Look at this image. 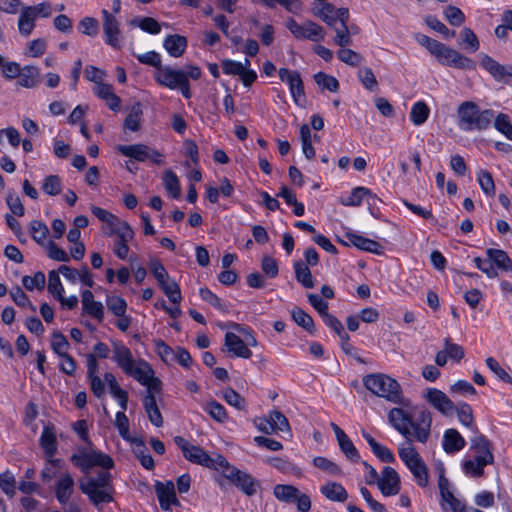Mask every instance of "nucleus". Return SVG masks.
Here are the masks:
<instances>
[{
	"label": "nucleus",
	"instance_id": "obj_1",
	"mask_svg": "<svg viewBox=\"0 0 512 512\" xmlns=\"http://www.w3.org/2000/svg\"><path fill=\"white\" fill-rule=\"evenodd\" d=\"M389 423L398 431L405 439L406 443L402 444L398 449L400 459L408 467L412 463L421 458L413 441L426 443L430 437L432 416L428 410H421L416 417L402 408L394 407L388 413Z\"/></svg>",
	"mask_w": 512,
	"mask_h": 512
},
{
	"label": "nucleus",
	"instance_id": "obj_2",
	"mask_svg": "<svg viewBox=\"0 0 512 512\" xmlns=\"http://www.w3.org/2000/svg\"><path fill=\"white\" fill-rule=\"evenodd\" d=\"M494 114L492 109L481 110L475 102L465 101L457 109L458 127L463 131L486 130Z\"/></svg>",
	"mask_w": 512,
	"mask_h": 512
},
{
	"label": "nucleus",
	"instance_id": "obj_3",
	"mask_svg": "<svg viewBox=\"0 0 512 512\" xmlns=\"http://www.w3.org/2000/svg\"><path fill=\"white\" fill-rule=\"evenodd\" d=\"M363 385L371 393L398 405H406L400 384L393 378L377 373L363 377Z\"/></svg>",
	"mask_w": 512,
	"mask_h": 512
},
{
	"label": "nucleus",
	"instance_id": "obj_4",
	"mask_svg": "<svg viewBox=\"0 0 512 512\" xmlns=\"http://www.w3.org/2000/svg\"><path fill=\"white\" fill-rule=\"evenodd\" d=\"M70 461L84 474H89L93 467H101L106 470L114 467V461L108 454L94 449L88 451L85 447H79L77 453L70 456Z\"/></svg>",
	"mask_w": 512,
	"mask_h": 512
},
{
	"label": "nucleus",
	"instance_id": "obj_5",
	"mask_svg": "<svg viewBox=\"0 0 512 512\" xmlns=\"http://www.w3.org/2000/svg\"><path fill=\"white\" fill-rule=\"evenodd\" d=\"M219 466V471L222 476L229 480L246 496L251 497L256 494L257 489L260 487V483L251 474L239 470L235 466L231 465L226 458H220Z\"/></svg>",
	"mask_w": 512,
	"mask_h": 512
},
{
	"label": "nucleus",
	"instance_id": "obj_6",
	"mask_svg": "<svg viewBox=\"0 0 512 512\" xmlns=\"http://www.w3.org/2000/svg\"><path fill=\"white\" fill-rule=\"evenodd\" d=\"M173 440L181 450L186 460L190 461L191 463L219 471V460L220 458H225L224 456L218 454L215 458H213L208 455L203 448L191 444L182 436H175Z\"/></svg>",
	"mask_w": 512,
	"mask_h": 512
},
{
	"label": "nucleus",
	"instance_id": "obj_7",
	"mask_svg": "<svg viewBox=\"0 0 512 512\" xmlns=\"http://www.w3.org/2000/svg\"><path fill=\"white\" fill-rule=\"evenodd\" d=\"M430 54L433 55L436 60L444 66L462 70L476 69V63L474 60L441 42L437 43Z\"/></svg>",
	"mask_w": 512,
	"mask_h": 512
},
{
	"label": "nucleus",
	"instance_id": "obj_8",
	"mask_svg": "<svg viewBox=\"0 0 512 512\" xmlns=\"http://www.w3.org/2000/svg\"><path fill=\"white\" fill-rule=\"evenodd\" d=\"M285 26L296 39H308L318 42L323 40L325 36L323 27L313 21H306L303 25H300L295 19L289 18Z\"/></svg>",
	"mask_w": 512,
	"mask_h": 512
},
{
	"label": "nucleus",
	"instance_id": "obj_9",
	"mask_svg": "<svg viewBox=\"0 0 512 512\" xmlns=\"http://www.w3.org/2000/svg\"><path fill=\"white\" fill-rule=\"evenodd\" d=\"M278 74L280 80L288 84L294 102L301 105V101H305V92L300 73L296 70L280 68Z\"/></svg>",
	"mask_w": 512,
	"mask_h": 512
},
{
	"label": "nucleus",
	"instance_id": "obj_10",
	"mask_svg": "<svg viewBox=\"0 0 512 512\" xmlns=\"http://www.w3.org/2000/svg\"><path fill=\"white\" fill-rule=\"evenodd\" d=\"M104 41L114 49H120V22L108 10H102Z\"/></svg>",
	"mask_w": 512,
	"mask_h": 512
},
{
	"label": "nucleus",
	"instance_id": "obj_11",
	"mask_svg": "<svg viewBox=\"0 0 512 512\" xmlns=\"http://www.w3.org/2000/svg\"><path fill=\"white\" fill-rule=\"evenodd\" d=\"M424 397L429 404L444 416H450L454 413L455 404L443 391L437 388H428Z\"/></svg>",
	"mask_w": 512,
	"mask_h": 512
},
{
	"label": "nucleus",
	"instance_id": "obj_12",
	"mask_svg": "<svg viewBox=\"0 0 512 512\" xmlns=\"http://www.w3.org/2000/svg\"><path fill=\"white\" fill-rule=\"evenodd\" d=\"M375 484L386 497L397 495L400 491V477L397 471L390 466L383 468L382 477H379Z\"/></svg>",
	"mask_w": 512,
	"mask_h": 512
},
{
	"label": "nucleus",
	"instance_id": "obj_13",
	"mask_svg": "<svg viewBox=\"0 0 512 512\" xmlns=\"http://www.w3.org/2000/svg\"><path fill=\"white\" fill-rule=\"evenodd\" d=\"M185 71L181 69H173L170 66H162L159 71L154 74L155 81L171 90H176L179 83L186 78Z\"/></svg>",
	"mask_w": 512,
	"mask_h": 512
},
{
	"label": "nucleus",
	"instance_id": "obj_14",
	"mask_svg": "<svg viewBox=\"0 0 512 512\" xmlns=\"http://www.w3.org/2000/svg\"><path fill=\"white\" fill-rule=\"evenodd\" d=\"M75 481L69 472L61 473L54 484V494L61 505H67L74 492Z\"/></svg>",
	"mask_w": 512,
	"mask_h": 512
},
{
	"label": "nucleus",
	"instance_id": "obj_15",
	"mask_svg": "<svg viewBox=\"0 0 512 512\" xmlns=\"http://www.w3.org/2000/svg\"><path fill=\"white\" fill-rule=\"evenodd\" d=\"M155 492L159 500L160 507L164 511L170 510L172 505H180L176 496L175 485L172 481H166V483L157 481L155 484Z\"/></svg>",
	"mask_w": 512,
	"mask_h": 512
},
{
	"label": "nucleus",
	"instance_id": "obj_16",
	"mask_svg": "<svg viewBox=\"0 0 512 512\" xmlns=\"http://www.w3.org/2000/svg\"><path fill=\"white\" fill-rule=\"evenodd\" d=\"M224 346L233 357L249 359L252 356V351L244 343V340L233 332L225 334Z\"/></svg>",
	"mask_w": 512,
	"mask_h": 512
},
{
	"label": "nucleus",
	"instance_id": "obj_17",
	"mask_svg": "<svg viewBox=\"0 0 512 512\" xmlns=\"http://www.w3.org/2000/svg\"><path fill=\"white\" fill-rule=\"evenodd\" d=\"M79 488L83 494L88 496L90 502L95 506H99L102 503H110L114 499L113 498L114 488H110V489L105 488V487L91 488L88 485H81V484H79Z\"/></svg>",
	"mask_w": 512,
	"mask_h": 512
},
{
	"label": "nucleus",
	"instance_id": "obj_18",
	"mask_svg": "<svg viewBox=\"0 0 512 512\" xmlns=\"http://www.w3.org/2000/svg\"><path fill=\"white\" fill-rule=\"evenodd\" d=\"M465 445V439L456 429L450 428L444 432L442 446L447 454H455L462 450Z\"/></svg>",
	"mask_w": 512,
	"mask_h": 512
},
{
	"label": "nucleus",
	"instance_id": "obj_19",
	"mask_svg": "<svg viewBox=\"0 0 512 512\" xmlns=\"http://www.w3.org/2000/svg\"><path fill=\"white\" fill-rule=\"evenodd\" d=\"M347 238L353 246L357 247L360 250L370 252L376 255H382L384 253L383 246L375 240L366 238L355 233H347Z\"/></svg>",
	"mask_w": 512,
	"mask_h": 512
},
{
	"label": "nucleus",
	"instance_id": "obj_20",
	"mask_svg": "<svg viewBox=\"0 0 512 512\" xmlns=\"http://www.w3.org/2000/svg\"><path fill=\"white\" fill-rule=\"evenodd\" d=\"M471 449L477 452L476 458H485L486 461L494 463L493 445L483 434H477L471 439Z\"/></svg>",
	"mask_w": 512,
	"mask_h": 512
},
{
	"label": "nucleus",
	"instance_id": "obj_21",
	"mask_svg": "<svg viewBox=\"0 0 512 512\" xmlns=\"http://www.w3.org/2000/svg\"><path fill=\"white\" fill-rule=\"evenodd\" d=\"M486 256L492 263L501 271L512 272V259L509 257L506 251L495 248H488L486 250Z\"/></svg>",
	"mask_w": 512,
	"mask_h": 512
},
{
	"label": "nucleus",
	"instance_id": "obj_22",
	"mask_svg": "<svg viewBox=\"0 0 512 512\" xmlns=\"http://www.w3.org/2000/svg\"><path fill=\"white\" fill-rule=\"evenodd\" d=\"M187 39L184 36L173 34L168 35L164 41L163 46L170 56L178 58L183 55L187 48Z\"/></svg>",
	"mask_w": 512,
	"mask_h": 512
},
{
	"label": "nucleus",
	"instance_id": "obj_23",
	"mask_svg": "<svg viewBox=\"0 0 512 512\" xmlns=\"http://www.w3.org/2000/svg\"><path fill=\"white\" fill-rule=\"evenodd\" d=\"M320 492L330 501L345 502L348 499V493L344 486L337 482H327L321 486Z\"/></svg>",
	"mask_w": 512,
	"mask_h": 512
},
{
	"label": "nucleus",
	"instance_id": "obj_24",
	"mask_svg": "<svg viewBox=\"0 0 512 512\" xmlns=\"http://www.w3.org/2000/svg\"><path fill=\"white\" fill-rule=\"evenodd\" d=\"M117 150L122 155L132 158L138 162H145L148 160V145L145 144L118 145Z\"/></svg>",
	"mask_w": 512,
	"mask_h": 512
},
{
	"label": "nucleus",
	"instance_id": "obj_25",
	"mask_svg": "<svg viewBox=\"0 0 512 512\" xmlns=\"http://www.w3.org/2000/svg\"><path fill=\"white\" fill-rule=\"evenodd\" d=\"M143 406L147 413L149 421L156 427L163 425V418L157 406L155 395H145L143 398Z\"/></svg>",
	"mask_w": 512,
	"mask_h": 512
},
{
	"label": "nucleus",
	"instance_id": "obj_26",
	"mask_svg": "<svg viewBox=\"0 0 512 512\" xmlns=\"http://www.w3.org/2000/svg\"><path fill=\"white\" fill-rule=\"evenodd\" d=\"M113 360L124 372H129L128 369L134 364L130 349L123 344L114 345Z\"/></svg>",
	"mask_w": 512,
	"mask_h": 512
},
{
	"label": "nucleus",
	"instance_id": "obj_27",
	"mask_svg": "<svg viewBox=\"0 0 512 512\" xmlns=\"http://www.w3.org/2000/svg\"><path fill=\"white\" fill-rule=\"evenodd\" d=\"M128 370L129 372L125 373L129 376H132L142 385L148 384V379L151 378L152 375H154V371L152 370L150 365L144 360H140L138 366H135L133 364Z\"/></svg>",
	"mask_w": 512,
	"mask_h": 512
},
{
	"label": "nucleus",
	"instance_id": "obj_28",
	"mask_svg": "<svg viewBox=\"0 0 512 512\" xmlns=\"http://www.w3.org/2000/svg\"><path fill=\"white\" fill-rule=\"evenodd\" d=\"M299 489L293 485L277 484L273 488L275 498L284 503H294L299 494Z\"/></svg>",
	"mask_w": 512,
	"mask_h": 512
},
{
	"label": "nucleus",
	"instance_id": "obj_29",
	"mask_svg": "<svg viewBox=\"0 0 512 512\" xmlns=\"http://www.w3.org/2000/svg\"><path fill=\"white\" fill-rule=\"evenodd\" d=\"M293 266L296 280L305 288H313L315 283L312 273L307 264H305L301 260H298L294 262Z\"/></svg>",
	"mask_w": 512,
	"mask_h": 512
},
{
	"label": "nucleus",
	"instance_id": "obj_30",
	"mask_svg": "<svg viewBox=\"0 0 512 512\" xmlns=\"http://www.w3.org/2000/svg\"><path fill=\"white\" fill-rule=\"evenodd\" d=\"M492 464L485 460V458H474L465 460L462 464L463 471L466 475L474 478H479L484 475V467Z\"/></svg>",
	"mask_w": 512,
	"mask_h": 512
},
{
	"label": "nucleus",
	"instance_id": "obj_31",
	"mask_svg": "<svg viewBox=\"0 0 512 512\" xmlns=\"http://www.w3.org/2000/svg\"><path fill=\"white\" fill-rule=\"evenodd\" d=\"M35 20L36 17L33 10H30V7L28 6L23 7L18 19V28L20 34L24 36L30 35L35 27Z\"/></svg>",
	"mask_w": 512,
	"mask_h": 512
},
{
	"label": "nucleus",
	"instance_id": "obj_32",
	"mask_svg": "<svg viewBox=\"0 0 512 512\" xmlns=\"http://www.w3.org/2000/svg\"><path fill=\"white\" fill-rule=\"evenodd\" d=\"M39 74L40 71L37 67L31 65L24 66L21 68L20 75H18L19 80L17 84L25 88H33L37 85Z\"/></svg>",
	"mask_w": 512,
	"mask_h": 512
},
{
	"label": "nucleus",
	"instance_id": "obj_33",
	"mask_svg": "<svg viewBox=\"0 0 512 512\" xmlns=\"http://www.w3.org/2000/svg\"><path fill=\"white\" fill-rule=\"evenodd\" d=\"M293 321L310 334L315 333V324L313 318L307 314L302 308L295 307L291 311Z\"/></svg>",
	"mask_w": 512,
	"mask_h": 512
},
{
	"label": "nucleus",
	"instance_id": "obj_34",
	"mask_svg": "<svg viewBox=\"0 0 512 512\" xmlns=\"http://www.w3.org/2000/svg\"><path fill=\"white\" fill-rule=\"evenodd\" d=\"M40 445L48 457H53L56 454L57 440L51 428L44 427L40 437Z\"/></svg>",
	"mask_w": 512,
	"mask_h": 512
},
{
	"label": "nucleus",
	"instance_id": "obj_35",
	"mask_svg": "<svg viewBox=\"0 0 512 512\" xmlns=\"http://www.w3.org/2000/svg\"><path fill=\"white\" fill-rule=\"evenodd\" d=\"M407 468L413 474L416 483L420 487H426L428 485V467L422 458L415 461Z\"/></svg>",
	"mask_w": 512,
	"mask_h": 512
},
{
	"label": "nucleus",
	"instance_id": "obj_36",
	"mask_svg": "<svg viewBox=\"0 0 512 512\" xmlns=\"http://www.w3.org/2000/svg\"><path fill=\"white\" fill-rule=\"evenodd\" d=\"M430 114V109L424 101H418L413 104L410 111V120L416 126L424 124Z\"/></svg>",
	"mask_w": 512,
	"mask_h": 512
},
{
	"label": "nucleus",
	"instance_id": "obj_37",
	"mask_svg": "<svg viewBox=\"0 0 512 512\" xmlns=\"http://www.w3.org/2000/svg\"><path fill=\"white\" fill-rule=\"evenodd\" d=\"M79 484L81 485H88L91 488H99V487H105V488H113L112 485V475L108 471H99L97 473V477L95 478H87L86 480L81 479L79 481Z\"/></svg>",
	"mask_w": 512,
	"mask_h": 512
},
{
	"label": "nucleus",
	"instance_id": "obj_38",
	"mask_svg": "<svg viewBox=\"0 0 512 512\" xmlns=\"http://www.w3.org/2000/svg\"><path fill=\"white\" fill-rule=\"evenodd\" d=\"M158 285L171 303L180 304L182 300L181 290L179 285L174 280H171L170 278L165 279L163 280V284Z\"/></svg>",
	"mask_w": 512,
	"mask_h": 512
},
{
	"label": "nucleus",
	"instance_id": "obj_39",
	"mask_svg": "<svg viewBox=\"0 0 512 512\" xmlns=\"http://www.w3.org/2000/svg\"><path fill=\"white\" fill-rule=\"evenodd\" d=\"M142 108L140 103H136L132 106L129 114L124 120V129L136 132L140 129V120L142 116Z\"/></svg>",
	"mask_w": 512,
	"mask_h": 512
},
{
	"label": "nucleus",
	"instance_id": "obj_40",
	"mask_svg": "<svg viewBox=\"0 0 512 512\" xmlns=\"http://www.w3.org/2000/svg\"><path fill=\"white\" fill-rule=\"evenodd\" d=\"M339 448L341 452L346 456L348 460L351 462L357 463L360 461V454L351 439L347 436H343L339 440H337Z\"/></svg>",
	"mask_w": 512,
	"mask_h": 512
},
{
	"label": "nucleus",
	"instance_id": "obj_41",
	"mask_svg": "<svg viewBox=\"0 0 512 512\" xmlns=\"http://www.w3.org/2000/svg\"><path fill=\"white\" fill-rule=\"evenodd\" d=\"M29 232L36 243L43 245L49 234V229L44 222L40 220H33L30 222Z\"/></svg>",
	"mask_w": 512,
	"mask_h": 512
},
{
	"label": "nucleus",
	"instance_id": "obj_42",
	"mask_svg": "<svg viewBox=\"0 0 512 512\" xmlns=\"http://www.w3.org/2000/svg\"><path fill=\"white\" fill-rule=\"evenodd\" d=\"M481 66L488 71L495 79H501L506 75V69L489 55H484Z\"/></svg>",
	"mask_w": 512,
	"mask_h": 512
},
{
	"label": "nucleus",
	"instance_id": "obj_43",
	"mask_svg": "<svg viewBox=\"0 0 512 512\" xmlns=\"http://www.w3.org/2000/svg\"><path fill=\"white\" fill-rule=\"evenodd\" d=\"M313 465L316 468H318L332 476H341L343 474V471L340 468V466L338 464H336L335 462L329 460L326 457H322V456L315 457L313 459Z\"/></svg>",
	"mask_w": 512,
	"mask_h": 512
},
{
	"label": "nucleus",
	"instance_id": "obj_44",
	"mask_svg": "<svg viewBox=\"0 0 512 512\" xmlns=\"http://www.w3.org/2000/svg\"><path fill=\"white\" fill-rule=\"evenodd\" d=\"M165 189L172 198L178 199L181 194L180 183L177 175L172 170H167L163 177Z\"/></svg>",
	"mask_w": 512,
	"mask_h": 512
},
{
	"label": "nucleus",
	"instance_id": "obj_45",
	"mask_svg": "<svg viewBox=\"0 0 512 512\" xmlns=\"http://www.w3.org/2000/svg\"><path fill=\"white\" fill-rule=\"evenodd\" d=\"M199 294L203 301L209 303L215 309H217L223 313H227L229 311L228 306L210 289H208L206 287L200 288Z\"/></svg>",
	"mask_w": 512,
	"mask_h": 512
},
{
	"label": "nucleus",
	"instance_id": "obj_46",
	"mask_svg": "<svg viewBox=\"0 0 512 512\" xmlns=\"http://www.w3.org/2000/svg\"><path fill=\"white\" fill-rule=\"evenodd\" d=\"M365 194H369V188L358 186L352 189L350 195L341 200L342 205L357 207L365 200Z\"/></svg>",
	"mask_w": 512,
	"mask_h": 512
},
{
	"label": "nucleus",
	"instance_id": "obj_47",
	"mask_svg": "<svg viewBox=\"0 0 512 512\" xmlns=\"http://www.w3.org/2000/svg\"><path fill=\"white\" fill-rule=\"evenodd\" d=\"M204 411L207 412L211 418L223 423L228 419L226 409L219 402L212 400L206 403Z\"/></svg>",
	"mask_w": 512,
	"mask_h": 512
},
{
	"label": "nucleus",
	"instance_id": "obj_48",
	"mask_svg": "<svg viewBox=\"0 0 512 512\" xmlns=\"http://www.w3.org/2000/svg\"><path fill=\"white\" fill-rule=\"evenodd\" d=\"M0 489L9 497L12 498L16 494V479L10 470L0 474Z\"/></svg>",
	"mask_w": 512,
	"mask_h": 512
},
{
	"label": "nucleus",
	"instance_id": "obj_49",
	"mask_svg": "<svg viewBox=\"0 0 512 512\" xmlns=\"http://www.w3.org/2000/svg\"><path fill=\"white\" fill-rule=\"evenodd\" d=\"M477 180L482 191L489 197L495 195V184L491 173L487 170L481 169L477 173Z\"/></svg>",
	"mask_w": 512,
	"mask_h": 512
},
{
	"label": "nucleus",
	"instance_id": "obj_50",
	"mask_svg": "<svg viewBox=\"0 0 512 512\" xmlns=\"http://www.w3.org/2000/svg\"><path fill=\"white\" fill-rule=\"evenodd\" d=\"M269 420L271 421L272 432L277 433L281 432H289L290 425L286 416L280 411L274 410L270 413Z\"/></svg>",
	"mask_w": 512,
	"mask_h": 512
},
{
	"label": "nucleus",
	"instance_id": "obj_51",
	"mask_svg": "<svg viewBox=\"0 0 512 512\" xmlns=\"http://www.w3.org/2000/svg\"><path fill=\"white\" fill-rule=\"evenodd\" d=\"M314 80L321 89H327L330 92H337L339 89L338 80L324 72L316 73L314 75Z\"/></svg>",
	"mask_w": 512,
	"mask_h": 512
},
{
	"label": "nucleus",
	"instance_id": "obj_52",
	"mask_svg": "<svg viewBox=\"0 0 512 512\" xmlns=\"http://www.w3.org/2000/svg\"><path fill=\"white\" fill-rule=\"evenodd\" d=\"M494 127L497 131L503 134L508 140L512 141V123L507 114L500 113L494 116Z\"/></svg>",
	"mask_w": 512,
	"mask_h": 512
},
{
	"label": "nucleus",
	"instance_id": "obj_53",
	"mask_svg": "<svg viewBox=\"0 0 512 512\" xmlns=\"http://www.w3.org/2000/svg\"><path fill=\"white\" fill-rule=\"evenodd\" d=\"M461 42L460 45L465 44V49L470 52H476L479 49L480 43L477 35L472 29L465 27L460 33Z\"/></svg>",
	"mask_w": 512,
	"mask_h": 512
},
{
	"label": "nucleus",
	"instance_id": "obj_54",
	"mask_svg": "<svg viewBox=\"0 0 512 512\" xmlns=\"http://www.w3.org/2000/svg\"><path fill=\"white\" fill-rule=\"evenodd\" d=\"M454 412L457 413L458 419L463 425L467 427H472L474 422V416L473 410L468 403H458V405H455Z\"/></svg>",
	"mask_w": 512,
	"mask_h": 512
},
{
	"label": "nucleus",
	"instance_id": "obj_55",
	"mask_svg": "<svg viewBox=\"0 0 512 512\" xmlns=\"http://www.w3.org/2000/svg\"><path fill=\"white\" fill-rule=\"evenodd\" d=\"M263 4L269 8H274L276 5L282 6L288 12L297 14L302 9V2L300 0H261Z\"/></svg>",
	"mask_w": 512,
	"mask_h": 512
},
{
	"label": "nucleus",
	"instance_id": "obj_56",
	"mask_svg": "<svg viewBox=\"0 0 512 512\" xmlns=\"http://www.w3.org/2000/svg\"><path fill=\"white\" fill-rule=\"evenodd\" d=\"M42 190L50 196L60 194L62 190L61 178L58 175L47 176L43 181Z\"/></svg>",
	"mask_w": 512,
	"mask_h": 512
},
{
	"label": "nucleus",
	"instance_id": "obj_57",
	"mask_svg": "<svg viewBox=\"0 0 512 512\" xmlns=\"http://www.w3.org/2000/svg\"><path fill=\"white\" fill-rule=\"evenodd\" d=\"M425 23L431 29L439 32L442 36L448 40L455 36V31L448 29L436 16L428 15L425 17Z\"/></svg>",
	"mask_w": 512,
	"mask_h": 512
},
{
	"label": "nucleus",
	"instance_id": "obj_58",
	"mask_svg": "<svg viewBox=\"0 0 512 512\" xmlns=\"http://www.w3.org/2000/svg\"><path fill=\"white\" fill-rule=\"evenodd\" d=\"M10 296L15 304L21 308H29L33 313L36 312V307L30 301L29 297L25 294V292L19 287L16 286L10 291Z\"/></svg>",
	"mask_w": 512,
	"mask_h": 512
},
{
	"label": "nucleus",
	"instance_id": "obj_59",
	"mask_svg": "<svg viewBox=\"0 0 512 512\" xmlns=\"http://www.w3.org/2000/svg\"><path fill=\"white\" fill-rule=\"evenodd\" d=\"M130 24L138 25L140 29L150 34H158L161 31L160 24L152 17L135 18L131 20Z\"/></svg>",
	"mask_w": 512,
	"mask_h": 512
},
{
	"label": "nucleus",
	"instance_id": "obj_60",
	"mask_svg": "<svg viewBox=\"0 0 512 512\" xmlns=\"http://www.w3.org/2000/svg\"><path fill=\"white\" fill-rule=\"evenodd\" d=\"M106 305L115 316H124L127 310V303L120 296H107Z\"/></svg>",
	"mask_w": 512,
	"mask_h": 512
},
{
	"label": "nucleus",
	"instance_id": "obj_61",
	"mask_svg": "<svg viewBox=\"0 0 512 512\" xmlns=\"http://www.w3.org/2000/svg\"><path fill=\"white\" fill-rule=\"evenodd\" d=\"M110 234H116L119 241L127 243L134 237V231L131 226L127 222L120 220L116 226L111 228Z\"/></svg>",
	"mask_w": 512,
	"mask_h": 512
},
{
	"label": "nucleus",
	"instance_id": "obj_62",
	"mask_svg": "<svg viewBox=\"0 0 512 512\" xmlns=\"http://www.w3.org/2000/svg\"><path fill=\"white\" fill-rule=\"evenodd\" d=\"M358 78L362 85L370 91H375L378 87L377 79L371 68H360L358 71Z\"/></svg>",
	"mask_w": 512,
	"mask_h": 512
},
{
	"label": "nucleus",
	"instance_id": "obj_63",
	"mask_svg": "<svg viewBox=\"0 0 512 512\" xmlns=\"http://www.w3.org/2000/svg\"><path fill=\"white\" fill-rule=\"evenodd\" d=\"M22 284L29 291H32L35 288L42 290L45 287V274L38 271L32 277L26 275L22 278Z\"/></svg>",
	"mask_w": 512,
	"mask_h": 512
},
{
	"label": "nucleus",
	"instance_id": "obj_64",
	"mask_svg": "<svg viewBox=\"0 0 512 512\" xmlns=\"http://www.w3.org/2000/svg\"><path fill=\"white\" fill-rule=\"evenodd\" d=\"M223 398L229 405L238 410H243L245 408V399L233 388H226L223 391Z\"/></svg>",
	"mask_w": 512,
	"mask_h": 512
}]
</instances>
